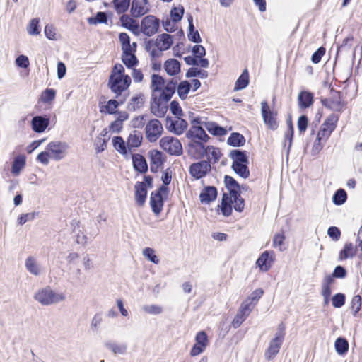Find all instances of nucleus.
I'll list each match as a JSON object with an SVG mask.
<instances>
[{"label": "nucleus", "instance_id": "16", "mask_svg": "<svg viewBox=\"0 0 362 362\" xmlns=\"http://www.w3.org/2000/svg\"><path fill=\"white\" fill-rule=\"evenodd\" d=\"M49 124V118L46 116H35L31 121L32 129L35 132H43Z\"/></svg>", "mask_w": 362, "mask_h": 362}, {"label": "nucleus", "instance_id": "18", "mask_svg": "<svg viewBox=\"0 0 362 362\" xmlns=\"http://www.w3.org/2000/svg\"><path fill=\"white\" fill-rule=\"evenodd\" d=\"M135 201L139 206H143L147 196V187L144 182H137L134 186Z\"/></svg>", "mask_w": 362, "mask_h": 362}, {"label": "nucleus", "instance_id": "6", "mask_svg": "<svg viewBox=\"0 0 362 362\" xmlns=\"http://www.w3.org/2000/svg\"><path fill=\"white\" fill-rule=\"evenodd\" d=\"M211 170L210 160H200L190 165L189 173L195 180L204 177Z\"/></svg>", "mask_w": 362, "mask_h": 362}, {"label": "nucleus", "instance_id": "15", "mask_svg": "<svg viewBox=\"0 0 362 362\" xmlns=\"http://www.w3.org/2000/svg\"><path fill=\"white\" fill-rule=\"evenodd\" d=\"M186 137L193 140L197 144L198 141H196L195 139L206 142L209 139V136L202 127H192L187 132Z\"/></svg>", "mask_w": 362, "mask_h": 362}, {"label": "nucleus", "instance_id": "52", "mask_svg": "<svg viewBox=\"0 0 362 362\" xmlns=\"http://www.w3.org/2000/svg\"><path fill=\"white\" fill-rule=\"evenodd\" d=\"M184 8L181 7H174L170 11V17L173 22L180 21L183 16L184 14Z\"/></svg>", "mask_w": 362, "mask_h": 362}, {"label": "nucleus", "instance_id": "38", "mask_svg": "<svg viewBox=\"0 0 362 362\" xmlns=\"http://www.w3.org/2000/svg\"><path fill=\"white\" fill-rule=\"evenodd\" d=\"M112 144L116 151L122 155H127L128 153L127 146L122 137L117 136L112 139Z\"/></svg>", "mask_w": 362, "mask_h": 362}, {"label": "nucleus", "instance_id": "49", "mask_svg": "<svg viewBox=\"0 0 362 362\" xmlns=\"http://www.w3.org/2000/svg\"><path fill=\"white\" fill-rule=\"evenodd\" d=\"M122 60L127 68H132L139 62L135 54H132V52L128 55L122 53Z\"/></svg>", "mask_w": 362, "mask_h": 362}, {"label": "nucleus", "instance_id": "17", "mask_svg": "<svg viewBox=\"0 0 362 362\" xmlns=\"http://www.w3.org/2000/svg\"><path fill=\"white\" fill-rule=\"evenodd\" d=\"M218 192L214 186L205 187L199 194L200 202L203 204H209L217 197Z\"/></svg>", "mask_w": 362, "mask_h": 362}, {"label": "nucleus", "instance_id": "55", "mask_svg": "<svg viewBox=\"0 0 362 362\" xmlns=\"http://www.w3.org/2000/svg\"><path fill=\"white\" fill-rule=\"evenodd\" d=\"M144 256L147 258L149 261L154 264H158L159 259L155 254L153 249L150 247H146L143 250Z\"/></svg>", "mask_w": 362, "mask_h": 362}, {"label": "nucleus", "instance_id": "29", "mask_svg": "<svg viewBox=\"0 0 362 362\" xmlns=\"http://www.w3.org/2000/svg\"><path fill=\"white\" fill-rule=\"evenodd\" d=\"M25 156L24 155H18L13 161L11 173L15 176H18L21 173V171L25 168Z\"/></svg>", "mask_w": 362, "mask_h": 362}, {"label": "nucleus", "instance_id": "35", "mask_svg": "<svg viewBox=\"0 0 362 362\" xmlns=\"http://www.w3.org/2000/svg\"><path fill=\"white\" fill-rule=\"evenodd\" d=\"M249 83V73L245 69L235 83L234 90L238 91L245 88Z\"/></svg>", "mask_w": 362, "mask_h": 362}, {"label": "nucleus", "instance_id": "34", "mask_svg": "<svg viewBox=\"0 0 362 362\" xmlns=\"http://www.w3.org/2000/svg\"><path fill=\"white\" fill-rule=\"evenodd\" d=\"M233 170L240 177L247 179L250 177V173L248 168V163L232 164Z\"/></svg>", "mask_w": 362, "mask_h": 362}, {"label": "nucleus", "instance_id": "2", "mask_svg": "<svg viewBox=\"0 0 362 362\" xmlns=\"http://www.w3.org/2000/svg\"><path fill=\"white\" fill-rule=\"evenodd\" d=\"M320 101L324 107L335 112H342L346 105L345 102L342 99L341 93L334 90L333 88L331 89L330 98H322Z\"/></svg>", "mask_w": 362, "mask_h": 362}, {"label": "nucleus", "instance_id": "3", "mask_svg": "<svg viewBox=\"0 0 362 362\" xmlns=\"http://www.w3.org/2000/svg\"><path fill=\"white\" fill-rule=\"evenodd\" d=\"M131 83V78L129 76H114L110 75L108 86L110 90L116 94V98L127 89Z\"/></svg>", "mask_w": 362, "mask_h": 362}, {"label": "nucleus", "instance_id": "25", "mask_svg": "<svg viewBox=\"0 0 362 362\" xmlns=\"http://www.w3.org/2000/svg\"><path fill=\"white\" fill-rule=\"evenodd\" d=\"M197 145L204 151V153L206 155L211 156L212 163H216L219 160L221 153L218 148L214 147L213 146H207L206 147L202 142H197Z\"/></svg>", "mask_w": 362, "mask_h": 362}, {"label": "nucleus", "instance_id": "1", "mask_svg": "<svg viewBox=\"0 0 362 362\" xmlns=\"http://www.w3.org/2000/svg\"><path fill=\"white\" fill-rule=\"evenodd\" d=\"M34 298L43 305L57 303L64 300L62 293H57L49 286L39 290L34 296Z\"/></svg>", "mask_w": 362, "mask_h": 362}, {"label": "nucleus", "instance_id": "42", "mask_svg": "<svg viewBox=\"0 0 362 362\" xmlns=\"http://www.w3.org/2000/svg\"><path fill=\"white\" fill-rule=\"evenodd\" d=\"M191 88V84L187 81L180 82L177 86V93L181 100H185Z\"/></svg>", "mask_w": 362, "mask_h": 362}, {"label": "nucleus", "instance_id": "33", "mask_svg": "<svg viewBox=\"0 0 362 362\" xmlns=\"http://www.w3.org/2000/svg\"><path fill=\"white\" fill-rule=\"evenodd\" d=\"M227 143L231 146L240 147L245 145V139L241 134L233 132L228 138Z\"/></svg>", "mask_w": 362, "mask_h": 362}, {"label": "nucleus", "instance_id": "40", "mask_svg": "<svg viewBox=\"0 0 362 362\" xmlns=\"http://www.w3.org/2000/svg\"><path fill=\"white\" fill-rule=\"evenodd\" d=\"M334 346L336 351L339 354L344 355L348 351L349 344L346 339L339 337L335 341Z\"/></svg>", "mask_w": 362, "mask_h": 362}, {"label": "nucleus", "instance_id": "59", "mask_svg": "<svg viewBox=\"0 0 362 362\" xmlns=\"http://www.w3.org/2000/svg\"><path fill=\"white\" fill-rule=\"evenodd\" d=\"M233 203H234V209L238 212H242L245 207V201L240 197V194L233 197Z\"/></svg>", "mask_w": 362, "mask_h": 362}, {"label": "nucleus", "instance_id": "54", "mask_svg": "<svg viewBox=\"0 0 362 362\" xmlns=\"http://www.w3.org/2000/svg\"><path fill=\"white\" fill-rule=\"evenodd\" d=\"M345 295L343 293H337L333 296L332 298V305L334 308H339L342 307L345 303Z\"/></svg>", "mask_w": 362, "mask_h": 362}, {"label": "nucleus", "instance_id": "46", "mask_svg": "<svg viewBox=\"0 0 362 362\" xmlns=\"http://www.w3.org/2000/svg\"><path fill=\"white\" fill-rule=\"evenodd\" d=\"M255 305V303H252L250 300L247 298L241 303L238 312L247 317Z\"/></svg>", "mask_w": 362, "mask_h": 362}, {"label": "nucleus", "instance_id": "21", "mask_svg": "<svg viewBox=\"0 0 362 362\" xmlns=\"http://www.w3.org/2000/svg\"><path fill=\"white\" fill-rule=\"evenodd\" d=\"M168 110L167 104H164L158 100L156 98H153L151 104V112L157 117H163L165 116Z\"/></svg>", "mask_w": 362, "mask_h": 362}, {"label": "nucleus", "instance_id": "12", "mask_svg": "<svg viewBox=\"0 0 362 362\" xmlns=\"http://www.w3.org/2000/svg\"><path fill=\"white\" fill-rule=\"evenodd\" d=\"M68 145L64 142L52 141L47 146V150L52 154L51 158L55 160H60L66 156Z\"/></svg>", "mask_w": 362, "mask_h": 362}, {"label": "nucleus", "instance_id": "32", "mask_svg": "<svg viewBox=\"0 0 362 362\" xmlns=\"http://www.w3.org/2000/svg\"><path fill=\"white\" fill-rule=\"evenodd\" d=\"M204 127L214 136H223L227 133L226 129L213 122H205Z\"/></svg>", "mask_w": 362, "mask_h": 362}, {"label": "nucleus", "instance_id": "48", "mask_svg": "<svg viewBox=\"0 0 362 362\" xmlns=\"http://www.w3.org/2000/svg\"><path fill=\"white\" fill-rule=\"evenodd\" d=\"M107 17L105 12L99 11L95 17L88 18V23L90 25H96L98 23H107Z\"/></svg>", "mask_w": 362, "mask_h": 362}, {"label": "nucleus", "instance_id": "4", "mask_svg": "<svg viewBox=\"0 0 362 362\" xmlns=\"http://www.w3.org/2000/svg\"><path fill=\"white\" fill-rule=\"evenodd\" d=\"M160 147L170 155L180 156L182 153V146L177 138L164 136L160 140Z\"/></svg>", "mask_w": 362, "mask_h": 362}, {"label": "nucleus", "instance_id": "27", "mask_svg": "<svg viewBox=\"0 0 362 362\" xmlns=\"http://www.w3.org/2000/svg\"><path fill=\"white\" fill-rule=\"evenodd\" d=\"M229 156L233 160L232 164L249 163L246 152L240 149L232 150L229 153Z\"/></svg>", "mask_w": 362, "mask_h": 362}, {"label": "nucleus", "instance_id": "28", "mask_svg": "<svg viewBox=\"0 0 362 362\" xmlns=\"http://www.w3.org/2000/svg\"><path fill=\"white\" fill-rule=\"evenodd\" d=\"M164 69L170 76H175L180 71V63L175 59H169L164 63Z\"/></svg>", "mask_w": 362, "mask_h": 362}, {"label": "nucleus", "instance_id": "11", "mask_svg": "<svg viewBox=\"0 0 362 362\" xmlns=\"http://www.w3.org/2000/svg\"><path fill=\"white\" fill-rule=\"evenodd\" d=\"M165 127L166 129L176 135L182 134L187 127V122L180 117L175 119L168 116L166 117Z\"/></svg>", "mask_w": 362, "mask_h": 362}, {"label": "nucleus", "instance_id": "61", "mask_svg": "<svg viewBox=\"0 0 362 362\" xmlns=\"http://www.w3.org/2000/svg\"><path fill=\"white\" fill-rule=\"evenodd\" d=\"M325 54V49L322 47L318 48L312 55L311 60L314 64L320 62L322 56Z\"/></svg>", "mask_w": 362, "mask_h": 362}, {"label": "nucleus", "instance_id": "63", "mask_svg": "<svg viewBox=\"0 0 362 362\" xmlns=\"http://www.w3.org/2000/svg\"><path fill=\"white\" fill-rule=\"evenodd\" d=\"M347 272L345 268L342 266H337L332 273L334 278L343 279L346 276Z\"/></svg>", "mask_w": 362, "mask_h": 362}, {"label": "nucleus", "instance_id": "56", "mask_svg": "<svg viewBox=\"0 0 362 362\" xmlns=\"http://www.w3.org/2000/svg\"><path fill=\"white\" fill-rule=\"evenodd\" d=\"M38 212H31L22 214L18 218V222L20 225H23L28 221H31L38 215Z\"/></svg>", "mask_w": 362, "mask_h": 362}, {"label": "nucleus", "instance_id": "7", "mask_svg": "<svg viewBox=\"0 0 362 362\" xmlns=\"http://www.w3.org/2000/svg\"><path fill=\"white\" fill-rule=\"evenodd\" d=\"M163 131V125L158 119H151L145 128L146 137L148 141L155 142L161 136Z\"/></svg>", "mask_w": 362, "mask_h": 362}, {"label": "nucleus", "instance_id": "51", "mask_svg": "<svg viewBox=\"0 0 362 362\" xmlns=\"http://www.w3.org/2000/svg\"><path fill=\"white\" fill-rule=\"evenodd\" d=\"M40 20L38 18H33L27 28L28 33L30 35H37L40 34L39 29Z\"/></svg>", "mask_w": 362, "mask_h": 362}, {"label": "nucleus", "instance_id": "43", "mask_svg": "<svg viewBox=\"0 0 362 362\" xmlns=\"http://www.w3.org/2000/svg\"><path fill=\"white\" fill-rule=\"evenodd\" d=\"M131 0H113V4L118 14L124 13L129 8Z\"/></svg>", "mask_w": 362, "mask_h": 362}, {"label": "nucleus", "instance_id": "47", "mask_svg": "<svg viewBox=\"0 0 362 362\" xmlns=\"http://www.w3.org/2000/svg\"><path fill=\"white\" fill-rule=\"evenodd\" d=\"M151 163L156 165V168L160 167L163 163V154L158 150L151 151Z\"/></svg>", "mask_w": 362, "mask_h": 362}, {"label": "nucleus", "instance_id": "44", "mask_svg": "<svg viewBox=\"0 0 362 362\" xmlns=\"http://www.w3.org/2000/svg\"><path fill=\"white\" fill-rule=\"evenodd\" d=\"M347 199V194L344 189H337L333 195L332 201L334 204L340 206L345 203Z\"/></svg>", "mask_w": 362, "mask_h": 362}, {"label": "nucleus", "instance_id": "13", "mask_svg": "<svg viewBox=\"0 0 362 362\" xmlns=\"http://www.w3.org/2000/svg\"><path fill=\"white\" fill-rule=\"evenodd\" d=\"M148 0H133L131 6V13L135 18L141 17L149 11Z\"/></svg>", "mask_w": 362, "mask_h": 362}, {"label": "nucleus", "instance_id": "26", "mask_svg": "<svg viewBox=\"0 0 362 362\" xmlns=\"http://www.w3.org/2000/svg\"><path fill=\"white\" fill-rule=\"evenodd\" d=\"M120 22L123 27L132 31L134 33L138 32L139 29V23L127 14H123L120 17Z\"/></svg>", "mask_w": 362, "mask_h": 362}, {"label": "nucleus", "instance_id": "62", "mask_svg": "<svg viewBox=\"0 0 362 362\" xmlns=\"http://www.w3.org/2000/svg\"><path fill=\"white\" fill-rule=\"evenodd\" d=\"M327 234L335 241L339 240L341 237V231L336 226L329 227L327 230Z\"/></svg>", "mask_w": 362, "mask_h": 362}, {"label": "nucleus", "instance_id": "20", "mask_svg": "<svg viewBox=\"0 0 362 362\" xmlns=\"http://www.w3.org/2000/svg\"><path fill=\"white\" fill-rule=\"evenodd\" d=\"M143 139L142 133L137 130H134L129 135L127 141V146L129 151H132L134 148H137L141 146Z\"/></svg>", "mask_w": 362, "mask_h": 362}, {"label": "nucleus", "instance_id": "37", "mask_svg": "<svg viewBox=\"0 0 362 362\" xmlns=\"http://www.w3.org/2000/svg\"><path fill=\"white\" fill-rule=\"evenodd\" d=\"M119 40L122 43V49L123 54H129L133 52L130 45V37L126 33H121L119 35Z\"/></svg>", "mask_w": 362, "mask_h": 362}, {"label": "nucleus", "instance_id": "36", "mask_svg": "<svg viewBox=\"0 0 362 362\" xmlns=\"http://www.w3.org/2000/svg\"><path fill=\"white\" fill-rule=\"evenodd\" d=\"M105 347L113 352L115 354H124L127 349L125 344H117L115 342L109 341L105 343Z\"/></svg>", "mask_w": 362, "mask_h": 362}, {"label": "nucleus", "instance_id": "60", "mask_svg": "<svg viewBox=\"0 0 362 362\" xmlns=\"http://www.w3.org/2000/svg\"><path fill=\"white\" fill-rule=\"evenodd\" d=\"M143 310L149 314L153 315L160 314L163 312L162 307L157 305H145L143 307Z\"/></svg>", "mask_w": 362, "mask_h": 362}, {"label": "nucleus", "instance_id": "57", "mask_svg": "<svg viewBox=\"0 0 362 362\" xmlns=\"http://www.w3.org/2000/svg\"><path fill=\"white\" fill-rule=\"evenodd\" d=\"M170 109L173 115L176 117L183 115V112L177 100H173L170 105Z\"/></svg>", "mask_w": 362, "mask_h": 362}, {"label": "nucleus", "instance_id": "9", "mask_svg": "<svg viewBox=\"0 0 362 362\" xmlns=\"http://www.w3.org/2000/svg\"><path fill=\"white\" fill-rule=\"evenodd\" d=\"M261 112L264 122L268 127L272 130L276 129L279 126L276 120V113L270 110L267 101L261 103Z\"/></svg>", "mask_w": 362, "mask_h": 362}, {"label": "nucleus", "instance_id": "14", "mask_svg": "<svg viewBox=\"0 0 362 362\" xmlns=\"http://www.w3.org/2000/svg\"><path fill=\"white\" fill-rule=\"evenodd\" d=\"M274 261V252L264 251L257 259L256 264L262 272H267Z\"/></svg>", "mask_w": 362, "mask_h": 362}, {"label": "nucleus", "instance_id": "22", "mask_svg": "<svg viewBox=\"0 0 362 362\" xmlns=\"http://www.w3.org/2000/svg\"><path fill=\"white\" fill-rule=\"evenodd\" d=\"M298 103L300 108L306 109L313 103V94L307 90H302L298 96Z\"/></svg>", "mask_w": 362, "mask_h": 362}, {"label": "nucleus", "instance_id": "58", "mask_svg": "<svg viewBox=\"0 0 362 362\" xmlns=\"http://www.w3.org/2000/svg\"><path fill=\"white\" fill-rule=\"evenodd\" d=\"M195 341L197 344L206 348L208 343L206 334L204 331L198 332L196 335Z\"/></svg>", "mask_w": 362, "mask_h": 362}, {"label": "nucleus", "instance_id": "23", "mask_svg": "<svg viewBox=\"0 0 362 362\" xmlns=\"http://www.w3.org/2000/svg\"><path fill=\"white\" fill-rule=\"evenodd\" d=\"M282 342L272 339L269 344L267 349L264 352V357L267 360H272L279 352L282 346Z\"/></svg>", "mask_w": 362, "mask_h": 362}, {"label": "nucleus", "instance_id": "39", "mask_svg": "<svg viewBox=\"0 0 362 362\" xmlns=\"http://www.w3.org/2000/svg\"><path fill=\"white\" fill-rule=\"evenodd\" d=\"M356 247H354L352 243H346L344 245L343 250L339 252V260L346 259L349 257H353L356 255Z\"/></svg>", "mask_w": 362, "mask_h": 362}, {"label": "nucleus", "instance_id": "64", "mask_svg": "<svg viewBox=\"0 0 362 362\" xmlns=\"http://www.w3.org/2000/svg\"><path fill=\"white\" fill-rule=\"evenodd\" d=\"M16 64L18 67H21V68L25 69V68L28 67V66L30 64L28 57L27 56H25L23 54L18 56L16 59Z\"/></svg>", "mask_w": 362, "mask_h": 362}, {"label": "nucleus", "instance_id": "41", "mask_svg": "<svg viewBox=\"0 0 362 362\" xmlns=\"http://www.w3.org/2000/svg\"><path fill=\"white\" fill-rule=\"evenodd\" d=\"M165 84L164 78L158 75L153 74L151 76V88L154 92L161 91Z\"/></svg>", "mask_w": 362, "mask_h": 362}, {"label": "nucleus", "instance_id": "19", "mask_svg": "<svg viewBox=\"0 0 362 362\" xmlns=\"http://www.w3.org/2000/svg\"><path fill=\"white\" fill-rule=\"evenodd\" d=\"M173 44L172 36L167 33H163L158 36L154 45L159 51L168 49Z\"/></svg>", "mask_w": 362, "mask_h": 362}, {"label": "nucleus", "instance_id": "24", "mask_svg": "<svg viewBox=\"0 0 362 362\" xmlns=\"http://www.w3.org/2000/svg\"><path fill=\"white\" fill-rule=\"evenodd\" d=\"M133 166L135 170L140 173H145L148 170V164L145 158L140 154L132 156Z\"/></svg>", "mask_w": 362, "mask_h": 362}, {"label": "nucleus", "instance_id": "8", "mask_svg": "<svg viewBox=\"0 0 362 362\" xmlns=\"http://www.w3.org/2000/svg\"><path fill=\"white\" fill-rule=\"evenodd\" d=\"M339 119V115L334 113L331 114L322 124L317 133L318 139L324 138L325 141H326L331 133L335 129Z\"/></svg>", "mask_w": 362, "mask_h": 362}, {"label": "nucleus", "instance_id": "5", "mask_svg": "<svg viewBox=\"0 0 362 362\" xmlns=\"http://www.w3.org/2000/svg\"><path fill=\"white\" fill-rule=\"evenodd\" d=\"M159 27L160 20L153 15H148L141 20L140 28L144 35L151 37L158 31Z\"/></svg>", "mask_w": 362, "mask_h": 362}, {"label": "nucleus", "instance_id": "30", "mask_svg": "<svg viewBox=\"0 0 362 362\" xmlns=\"http://www.w3.org/2000/svg\"><path fill=\"white\" fill-rule=\"evenodd\" d=\"M25 266L26 269L34 276H39L41 274V267L37 263L36 259L32 257L29 256L25 262Z\"/></svg>", "mask_w": 362, "mask_h": 362}, {"label": "nucleus", "instance_id": "10", "mask_svg": "<svg viewBox=\"0 0 362 362\" xmlns=\"http://www.w3.org/2000/svg\"><path fill=\"white\" fill-rule=\"evenodd\" d=\"M168 187L165 186H161L156 191H153L151 194L150 204L153 212L158 215L159 214L163 206V199L161 194L163 192H168Z\"/></svg>", "mask_w": 362, "mask_h": 362}, {"label": "nucleus", "instance_id": "53", "mask_svg": "<svg viewBox=\"0 0 362 362\" xmlns=\"http://www.w3.org/2000/svg\"><path fill=\"white\" fill-rule=\"evenodd\" d=\"M56 91L52 88L45 89L41 95V100L43 103H49L55 98Z\"/></svg>", "mask_w": 362, "mask_h": 362}, {"label": "nucleus", "instance_id": "50", "mask_svg": "<svg viewBox=\"0 0 362 362\" xmlns=\"http://www.w3.org/2000/svg\"><path fill=\"white\" fill-rule=\"evenodd\" d=\"M362 304V298L360 295L354 296L351 301V310L353 315L355 316L361 310Z\"/></svg>", "mask_w": 362, "mask_h": 362}, {"label": "nucleus", "instance_id": "45", "mask_svg": "<svg viewBox=\"0 0 362 362\" xmlns=\"http://www.w3.org/2000/svg\"><path fill=\"white\" fill-rule=\"evenodd\" d=\"M293 127L291 123V122H289L288 126V129L285 132L284 135V146H286L287 145L288 142V147H287V153H289V151L291 150L292 142H293Z\"/></svg>", "mask_w": 362, "mask_h": 362}, {"label": "nucleus", "instance_id": "31", "mask_svg": "<svg viewBox=\"0 0 362 362\" xmlns=\"http://www.w3.org/2000/svg\"><path fill=\"white\" fill-rule=\"evenodd\" d=\"M145 103V96L143 93H139L131 98L128 103L127 108L130 111H136L143 107Z\"/></svg>", "mask_w": 362, "mask_h": 362}]
</instances>
